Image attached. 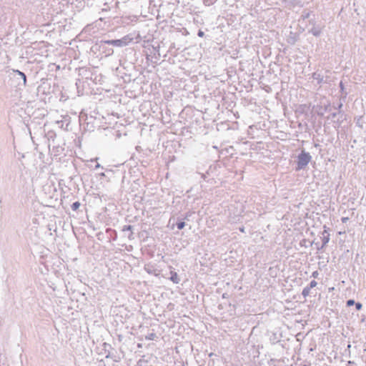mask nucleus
Segmentation results:
<instances>
[{"instance_id":"obj_1","label":"nucleus","mask_w":366,"mask_h":366,"mask_svg":"<svg viewBox=\"0 0 366 366\" xmlns=\"http://www.w3.org/2000/svg\"><path fill=\"white\" fill-rule=\"evenodd\" d=\"M311 159L312 157L310 153L302 150L301 153L297 156V165L296 170L298 171L305 168Z\"/></svg>"},{"instance_id":"obj_2","label":"nucleus","mask_w":366,"mask_h":366,"mask_svg":"<svg viewBox=\"0 0 366 366\" xmlns=\"http://www.w3.org/2000/svg\"><path fill=\"white\" fill-rule=\"evenodd\" d=\"M132 41V38L129 37V36H125L120 39L109 40L105 41V43L114 46L122 47L127 46Z\"/></svg>"},{"instance_id":"obj_3","label":"nucleus","mask_w":366,"mask_h":366,"mask_svg":"<svg viewBox=\"0 0 366 366\" xmlns=\"http://www.w3.org/2000/svg\"><path fill=\"white\" fill-rule=\"evenodd\" d=\"M309 24L312 26V28L309 30V33L316 37L320 36L325 26L320 24L317 25L315 19H310Z\"/></svg>"},{"instance_id":"obj_4","label":"nucleus","mask_w":366,"mask_h":366,"mask_svg":"<svg viewBox=\"0 0 366 366\" xmlns=\"http://www.w3.org/2000/svg\"><path fill=\"white\" fill-rule=\"evenodd\" d=\"M324 228H325V229H324V231L322 233V246L320 247H317L318 250L322 249L327 245V244L330 241V234L327 232L326 226H324Z\"/></svg>"},{"instance_id":"obj_5","label":"nucleus","mask_w":366,"mask_h":366,"mask_svg":"<svg viewBox=\"0 0 366 366\" xmlns=\"http://www.w3.org/2000/svg\"><path fill=\"white\" fill-rule=\"evenodd\" d=\"M13 72L14 73L15 76H18L20 79H22L23 85L26 86V74L24 72H22V71H21L19 70H17V69L16 70H13Z\"/></svg>"},{"instance_id":"obj_6","label":"nucleus","mask_w":366,"mask_h":366,"mask_svg":"<svg viewBox=\"0 0 366 366\" xmlns=\"http://www.w3.org/2000/svg\"><path fill=\"white\" fill-rule=\"evenodd\" d=\"M170 280L172 281L175 284H178L180 282V279L179 277V275L176 272L171 271L170 272Z\"/></svg>"},{"instance_id":"obj_7","label":"nucleus","mask_w":366,"mask_h":366,"mask_svg":"<svg viewBox=\"0 0 366 366\" xmlns=\"http://www.w3.org/2000/svg\"><path fill=\"white\" fill-rule=\"evenodd\" d=\"M312 78L317 80L319 84L323 83L324 81L323 76L317 72L312 74Z\"/></svg>"},{"instance_id":"obj_8","label":"nucleus","mask_w":366,"mask_h":366,"mask_svg":"<svg viewBox=\"0 0 366 366\" xmlns=\"http://www.w3.org/2000/svg\"><path fill=\"white\" fill-rule=\"evenodd\" d=\"M312 11H310L307 9H305L302 11V14H301V19L302 20H305L307 19H309L312 14Z\"/></svg>"},{"instance_id":"obj_9","label":"nucleus","mask_w":366,"mask_h":366,"mask_svg":"<svg viewBox=\"0 0 366 366\" xmlns=\"http://www.w3.org/2000/svg\"><path fill=\"white\" fill-rule=\"evenodd\" d=\"M311 288H310L308 286L305 287L302 292V295L304 297H307L310 294Z\"/></svg>"},{"instance_id":"obj_10","label":"nucleus","mask_w":366,"mask_h":366,"mask_svg":"<svg viewBox=\"0 0 366 366\" xmlns=\"http://www.w3.org/2000/svg\"><path fill=\"white\" fill-rule=\"evenodd\" d=\"M340 118H342V115L337 118V121L334 120L335 128H339L340 127L342 122H343V120L340 119Z\"/></svg>"},{"instance_id":"obj_11","label":"nucleus","mask_w":366,"mask_h":366,"mask_svg":"<svg viewBox=\"0 0 366 366\" xmlns=\"http://www.w3.org/2000/svg\"><path fill=\"white\" fill-rule=\"evenodd\" d=\"M80 205L81 204L79 202H75L71 204V208L73 211H76L79 208Z\"/></svg>"},{"instance_id":"obj_12","label":"nucleus","mask_w":366,"mask_h":366,"mask_svg":"<svg viewBox=\"0 0 366 366\" xmlns=\"http://www.w3.org/2000/svg\"><path fill=\"white\" fill-rule=\"evenodd\" d=\"M185 227V222L183 221H179L177 222V227L178 229H182Z\"/></svg>"},{"instance_id":"obj_13","label":"nucleus","mask_w":366,"mask_h":366,"mask_svg":"<svg viewBox=\"0 0 366 366\" xmlns=\"http://www.w3.org/2000/svg\"><path fill=\"white\" fill-rule=\"evenodd\" d=\"M203 1H204V4L206 6H211V5L214 4L217 0H203Z\"/></svg>"},{"instance_id":"obj_14","label":"nucleus","mask_w":366,"mask_h":366,"mask_svg":"<svg viewBox=\"0 0 366 366\" xmlns=\"http://www.w3.org/2000/svg\"><path fill=\"white\" fill-rule=\"evenodd\" d=\"M133 227L132 225H124L122 229V232L132 231Z\"/></svg>"},{"instance_id":"obj_15","label":"nucleus","mask_w":366,"mask_h":366,"mask_svg":"<svg viewBox=\"0 0 366 366\" xmlns=\"http://www.w3.org/2000/svg\"><path fill=\"white\" fill-rule=\"evenodd\" d=\"M155 337H156L155 333H150L146 337V339L149 340H154Z\"/></svg>"},{"instance_id":"obj_16","label":"nucleus","mask_w":366,"mask_h":366,"mask_svg":"<svg viewBox=\"0 0 366 366\" xmlns=\"http://www.w3.org/2000/svg\"><path fill=\"white\" fill-rule=\"evenodd\" d=\"M317 282H316L315 280H312V281L310 282L309 285H307V286H308L310 288H311V289H312V288H313V287H316V286H317Z\"/></svg>"},{"instance_id":"obj_17","label":"nucleus","mask_w":366,"mask_h":366,"mask_svg":"<svg viewBox=\"0 0 366 366\" xmlns=\"http://www.w3.org/2000/svg\"><path fill=\"white\" fill-rule=\"evenodd\" d=\"M355 305L357 311L360 310L362 308V305L360 302H355Z\"/></svg>"},{"instance_id":"obj_18","label":"nucleus","mask_w":366,"mask_h":366,"mask_svg":"<svg viewBox=\"0 0 366 366\" xmlns=\"http://www.w3.org/2000/svg\"><path fill=\"white\" fill-rule=\"evenodd\" d=\"M355 304V302L354 300H348L347 301V306L350 307V306H352Z\"/></svg>"},{"instance_id":"obj_19","label":"nucleus","mask_w":366,"mask_h":366,"mask_svg":"<svg viewBox=\"0 0 366 366\" xmlns=\"http://www.w3.org/2000/svg\"><path fill=\"white\" fill-rule=\"evenodd\" d=\"M104 8H102V11H109V6H108L107 3H105V4H104Z\"/></svg>"},{"instance_id":"obj_20","label":"nucleus","mask_w":366,"mask_h":366,"mask_svg":"<svg viewBox=\"0 0 366 366\" xmlns=\"http://www.w3.org/2000/svg\"><path fill=\"white\" fill-rule=\"evenodd\" d=\"M340 112H341L340 111L338 113H336V112H333V113H332V114H330L331 118H332V119H335V118H336L338 115H340Z\"/></svg>"},{"instance_id":"obj_21","label":"nucleus","mask_w":366,"mask_h":366,"mask_svg":"<svg viewBox=\"0 0 366 366\" xmlns=\"http://www.w3.org/2000/svg\"><path fill=\"white\" fill-rule=\"evenodd\" d=\"M144 269L149 274H152V269L149 266H145Z\"/></svg>"},{"instance_id":"obj_22","label":"nucleus","mask_w":366,"mask_h":366,"mask_svg":"<svg viewBox=\"0 0 366 366\" xmlns=\"http://www.w3.org/2000/svg\"><path fill=\"white\" fill-rule=\"evenodd\" d=\"M198 36L203 37L204 36V32L202 30H199L197 33Z\"/></svg>"},{"instance_id":"obj_23","label":"nucleus","mask_w":366,"mask_h":366,"mask_svg":"<svg viewBox=\"0 0 366 366\" xmlns=\"http://www.w3.org/2000/svg\"><path fill=\"white\" fill-rule=\"evenodd\" d=\"M340 90H341L342 93L343 94L344 93V90H345V87H344V84H343V83L342 81L340 83Z\"/></svg>"},{"instance_id":"obj_24","label":"nucleus","mask_w":366,"mask_h":366,"mask_svg":"<svg viewBox=\"0 0 366 366\" xmlns=\"http://www.w3.org/2000/svg\"><path fill=\"white\" fill-rule=\"evenodd\" d=\"M341 220H342V223H346L349 220V218L344 217H342Z\"/></svg>"},{"instance_id":"obj_25","label":"nucleus","mask_w":366,"mask_h":366,"mask_svg":"<svg viewBox=\"0 0 366 366\" xmlns=\"http://www.w3.org/2000/svg\"><path fill=\"white\" fill-rule=\"evenodd\" d=\"M348 366H355V364L354 362L348 361Z\"/></svg>"},{"instance_id":"obj_26","label":"nucleus","mask_w":366,"mask_h":366,"mask_svg":"<svg viewBox=\"0 0 366 366\" xmlns=\"http://www.w3.org/2000/svg\"><path fill=\"white\" fill-rule=\"evenodd\" d=\"M317 275H318V272H317V271H315V272H314L312 273V277H317Z\"/></svg>"},{"instance_id":"obj_27","label":"nucleus","mask_w":366,"mask_h":366,"mask_svg":"<svg viewBox=\"0 0 366 366\" xmlns=\"http://www.w3.org/2000/svg\"><path fill=\"white\" fill-rule=\"evenodd\" d=\"M342 106H343L342 103V102H340V103L338 104V106H337V109H340L342 107Z\"/></svg>"},{"instance_id":"obj_28","label":"nucleus","mask_w":366,"mask_h":366,"mask_svg":"<svg viewBox=\"0 0 366 366\" xmlns=\"http://www.w3.org/2000/svg\"><path fill=\"white\" fill-rule=\"evenodd\" d=\"M132 235H133V232H131V233H130V234H129V235L128 236L129 239H133Z\"/></svg>"},{"instance_id":"obj_29","label":"nucleus","mask_w":366,"mask_h":366,"mask_svg":"<svg viewBox=\"0 0 366 366\" xmlns=\"http://www.w3.org/2000/svg\"><path fill=\"white\" fill-rule=\"evenodd\" d=\"M227 293H224V294L222 295V297H223V298H226V297H227Z\"/></svg>"},{"instance_id":"obj_30","label":"nucleus","mask_w":366,"mask_h":366,"mask_svg":"<svg viewBox=\"0 0 366 366\" xmlns=\"http://www.w3.org/2000/svg\"><path fill=\"white\" fill-rule=\"evenodd\" d=\"M96 167V169H97V168H100V167H101V165H100L99 164H97L96 165V167Z\"/></svg>"},{"instance_id":"obj_31","label":"nucleus","mask_w":366,"mask_h":366,"mask_svg":"<svg viewBox=\"0 0 366 366\" xmlns=\"http://www.w3.org/2000/svg\"><path fill=\"white\" fill-rule=\"evenodd\" d=\"M347 92H345V93H344V96H343V97H344V98H345V97H346V96H347Z\"/></svg>"},{"instance_id":"obj_32","label":"nucleus","mask_w":366,"mask_h":366,"mask_svg":"<svg viewBox=\"0 0 366 366\" xmlns=\"http://www.w3.org/2000/svg\"><path fill=\"white\" fill-rule=\"evenodd\" d=\"M0 366H7L5 364H3L2 365L0 364Z\"/></svg>"},{"instance_id":"obj_33","label":"nucleus","mask_w":366,"mask_h":366,"mask_svg":"<svg viewBox=\"0 0 366 366\" xmlns=\"http://www.w3.org/2000/svg\"><path fill=\"white\" fill-rule=\"evenodd\" d=\"M101 176H104V173L100 174Z\"/></svg>"}]
</instances>
